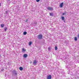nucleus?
Instances as JSON below:
<instances>
[{
	"mask_svg": "<svg viewBox=\"0 0 79 79\" xmlns=\"http://www.w3.org/2000/svg\"><path fill=\"white\" fill-rule=\"evenodd\" d=\"M12 75L13 76H15V77H17V73H16V70H14L12 71Z\"/></svg>",
	"mask_w": 79,
	"mask_h": 79,
	"instance_id": "f257e3e1",
	"label": "nucleus"
},
{
	"mask_svg": "<svg viewBox=\"0 0 79 79\" xmlns=\"http://www.w3.org/2000/svg\"><path fill=\"white\" fill-rule=\"evenodd\" d=\"M42 37H43V35L42 34H40L38 35L37 36V38L39 40H41V39H42Z\"/></svg>",
	"mask_w": 79,
	"mask_h": 79,
	"instance_id": "f03ea898",
	"label": "nucleus"
},
{
	"mask_svg": "<svg viewBox=\"0 0 79 79\" xmlns=\"http://www.w3.org/2000/svg\"><path fill=\"white\" fill-rule=\"evenodd\" d=\"M47 9L49 11H52V10H53V7L50 6H48L47 7Z\"/></svg>",
	"mask_w": 79,
	"mask_h": 79,
	"instance_id": "7ed1b4c3",
	"label": "nucleus"
},
{
	"mask_svg": "<svg viewBox=\"0 0 79 79\" xmlns=\"http://www.w3.org/2000/svg\"><path fill=\"white\" fill-rule=\"evenodd\" d=\"M37 60H35L33 61L32 64L33 65H34V66H36V65H37Z\"/></svg>",
	"mask_w": 79,
	"mask_h": 79,
	"instance_id": "20e7f679",
	"label": "nucleus"
},
{
	"mask_svg": "<svg viewBox=\"0 0 79 79\" xmlns=\"http://www.w3.org/2000/svg\"><path fill=\"white\" fill-rule=\"evenodd\" d=\"M66 64H67V66H66V68L68 69L69 71V63H68V62H67L66 63Z\"/></svg>",
	"mask_w": 79,
	"mask_h": 79,
	"instance_id": "39448f33",
	"label": "nucleus"
},
{
	"mask_svg": "<svg viewBox=\"0 0 79 79\" xmlns=\"http://www.w3.org/2000/svg\"><path fill=\"white\" fill-rule=\"evenodd\" d=\"M47 79H52V76L51 75H49L48 76L46 77Z\"/></svg>",
	"mask_w": 79,
	"mask_h": 79,
	"instance_id": "423d86ee",
	"label": "nucleus"
},
{
	"mask_svg": "<svg viewBox=\"0 0 79 79\" xmlns=\"http://www.w3.org/2000/svg\"><path fill=\"white\" fill-rule=\"evenodd\" d=\"M63 4H64V2H62L60 3L59 6L60 7V8H63Z\"/></svg>",
	"mask_w": 79,
	"mask_h": 79,
	"instance_id": "0eeeda50",
	"label": "nucleus"
},
{
	"mask_svg": "<svg viewBox=\"0 0 79 79\" xmlns=\"http://www.w3.org/2000/svg\"><path fill=\"white\" fill-rule=\"evenodd\" d=\"M23 56L25 58H27V54H24L23 55Z\"/></svg>",
	"mask_w": 79,
	"mask_h": 79,
	"instance_id": "6e6552de",
	"label": "nucleus"
},
{
	"mask_svg": "<svg viewBox=\"0 0 79 79\" xmlns=\"http://www.w3.org/2000/svg\"><path fill=\"white\" fill-rule=\"evenodd\" d=\"M49 15L51 16H53V14L52 12L49 13Z\"/></svg>",
	"mask_w": 79,
	"mask_h": 79,
	"instance_id": "1a4fd4ad",
	"label": "nucleus"
},
{
	"mask_svg": "<svg viewBox=\"0 0 79 79\" xmlns=\"http://www.w3.org/2000/svg\"><path fill=\"white\" fill-rule=\"evenodd\" d=\"M19 69H20V71H22V70L23 69V68L21 67H20L19 68Z\"/></svg>",
	"mask_w": 79,
	"mask_h": 79,
	"instance_id": "9d476101",
	"label": "nucleus"
},
{
	"mask_svg": "<svg viewBox=\"0 0 79 79\" xmlns=\"http://www.w3.org/2000/svg\"><path fill=\"white\" fill-rule=\"evenodd\" d=\"M26 51V50L25 49H24V48H23L22 49V52H25Z\"/></svg>",
	"mask_w": 79,
	"mask_h": 79,
	"instance_id": "9b49d317",
	"label": "nucleus"
},
{
	"mask_svg": "<svg viewBox=\"0 0 79 79\" xmlns=\"http://www.w3.org/2000/svg\"><path fill=\"white\" fill-rule=\"evenodd\" d=\"M7 29H8V28H7V27H5L4 28V30L5 32L6 31V30H7Z\"/></svg>",
	"mask_w": 79,
	"mask_h": 79,
	"instance_id": "f8f14e48",
	"label": "nucleus"
},
{
	"mask_svg": "<svg viewBox=\"0 0 79 79\" xmlns=\"http://www.w3.org/2000/svg\"><path fill=\"white\" fill-rule=\"evenodd\" d=\"M61 18L62 20H63V21H64V17L62 16L61 17Z\"/></svg>",
	"mask_w": 79,
	"mask_h": 79,
	"instance_id": "ddd939ff",
	"label": "nucleus"
},
{
	"mask_svg": "<svg viewBox=\"0 0 79 79\" xmlns=\"http://www.w3.org/2000/svg\"><path fill=\"white\" fill-rule=\"evenodd\" d=\"M23 34V35H26L27 34V32L26 31H24Z\"/></svg>",
	"mask_w": 79,
	"mask_h": 79,
	"instance_id": "4468645a",
	"label": "nucleus"
},
{
	"mask_svg": "<svg viewBox=\"0 0 79 79\" xmlns=\"http://www.w3.org/2000/svg\"><path fill=\"white\" fill-rule=\"evenodd\" d=\"M66 13V12L65 11L64 12H63L62 14V15H65Z\"/></svg>",
	"mask_w": 79,
	"mask_h": 79,
	"instance_id": "2eb2a0df",
	"label": "nucleus"
},
{
	"mask_svg": "<svg viewBox=\"0 0 79 79\" xmlns=\"http://www.w3.org/2000/svg\"><path fill=\"white\" fill-rule=\"evenodd\" d=\"M1 27H4V24H1Z\"/></svg>",
	"mask_w": 79,
	"mask_h": 79,
	"instance_id": "dca6fc26",
	"label": "nucleus"
},
{
	"mask_svg": "<svg viewBox=\"0 0 79 79\" xmlns=\"http://www.w3.org/2000/svg\"><path fill=\"white\" fill-rule=\"evenodd\" d=\"M31 44H32V42H29V45L30 46L31 45Z\"/></svg>",
	"mask_w": 79,
	"mask_h": 79,
	"instance_id": "f3484780",
	"label": "nucleus"
},
{
	"mask_svg": "<svg viewBox=\"0 0 79 79\" xmlns=\"http://www.w3.org/2000/svg\"><path fill=\"white\" fill-rule=\"evenodd\" d=\"M8 13H9V11H5L6 14H8Z\"/></svg>",
	"mask_w": 79,
	"mask_h": 79,
	"instance_id": "a211bd4d",
	"label": "nucleus"
},
{
	"mask_svg": "<svg viewBox=\"0 0 79 79\" xmlns=\"http://www.w3.org/2000/svg\"><path fill=\"white\" fill-rule=\"evenodd\" d=\"M55 50H57V49H58V48L57 46H55Z\"/></svg>",
	"mask_w": 79,
	"mask_h": 79,
	"instance_id": "6ab92c4d",
	"label": "nucleus"
},
{
	"mask_svg": "<svg viewBox=\"0 0 79 79\" xmlns=\"http://www.w3.org/2000/svg\"><path fill=\"white\" fill-rule=\"evenodd\" d=\"M77 37H75L74 38V40H75V41H77Z\"/></svg>",
	"mask_w": 79,
	"mask_h": 79,
	"instance_id": "aec40b11",
	"label": "nucleus"
},
{
	"mask_svg": "<svg viewBox=\"0 0 79 79\" xmlns=\"http://www.w3.org/2000/svg\"><path fill=\"white\" fill-rule=\"evenodd\" d=\"M4 71V69H1V71Z\"/></svg>",
	"mask_w": 79,
	"mask_h": 79,
	"instance_id": "412c9836",
	"label": "nucleus"
},
{
	"mask_svg": "<svg viewBox=\"0 0 79 79\" xmlns=\"http://www.w3.org/2000/svg\"><path fill=\"white\" fill-rule=\"evenodd\" d=\"M37 2H39L40 1V0H36Z\"/></svg>",
	"mask_w": 79,
	"mask_h": 79,
	"instance_id": "4be33fe9",
	"label": "nucleus"
},
{
	"mask_svg": "<svg viewBox=\"0 0 79 79\" xmlns=\"http://www.w3.org/2000/svg\"><path fill=\"white\" fill-rule=\"evenodd\" d=\"M27 21H28V19H26L25 21L26 23H27Z\"/></svg>",
	"mask_w": 79,
	"mask_h": 79,
	"instance_id": "5701e85b",
	"label": "nucleus"
},
{
	"mask_svg": "<svg viewBox=\"0 0 79 79\" xmlns=\"http://www.w3.org/2000/svg\"><path fill=\"white\" fill-rule=\"evenodd\" d=\"M34 24H35V25H36V24H37V22H35Z\"/></svg>",
	"mask_w": 79,
	"mask_h": 79,
	"instance_id": "b1692460",
	"label": "nucleus"
},
{
	"mask_svg": "<svg viewBox=\"0 0 79 79\" xmlns=\"http://www.w3.org/2000/svg\"><path fill=\"white\" fill-rule=\"evenodd\" d=\"M1 6V3H0V6Z\"/></svg>",
	"mask_w": 79,
	"mask_h": 79,
	"instance_id": "393cba45",
	"label": "nucleus"
},
{
	"mask_svg": "<svg viewBox=\"0 0 79 79\" xmlns=\"http://www.w3.org/2000/svg\"><path fill=\"white\" fill-rule=\"evenodd\" d=\"M0 57H1V55H0Z\"/></svg>",
	"mask_w": 79,
	"mask_h": 79,
	"instance_id": "a878e982",
	"label": "nucleus"
},
{
	"mask_svg": "<svg viewBox=\"0 0 79 79\" xmlns=\"http://www.w3.org/2000/svg\"><path fill=\"white\" fill-rule=\"evenodd\" d=\"M68 74H69V73H68Z\"/></svg>",
	"mask_w": 79,
	"mask_h": 79,
	"instance_id": "bb28decb",
	"label": "nucleus"
},
{
	"mask_svg": "<svg viewBox=\"0 0 79 79\" xmlns=\"http://www.w3.org/2000/svg\"><path fill=\"white\" fill-rule=\"evenodd\" d=\"M8 63L9 64V62H8Z\"/></svg>",
	"mask_w": 79,
	"mask_h": 79,
	"instance_id": "cd10ccee",
	"label": "nucleus"
},
{
	"mask_svg": "<svg viewBox=\"0 0 79 79\" xmlns=\"http://www.w3.org/2000/svg\"><path fill=\"white\" fill-rule=\"evenodd\" d=\"M6 77V75H5Z\"/></svg>",
	"mask_w": 79,
	"mask_h": 79,
	"instance_id": "c85d7f7f",
	"label": "nucleus"
}]
</instances>
